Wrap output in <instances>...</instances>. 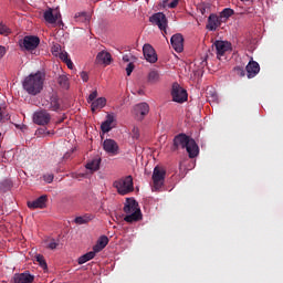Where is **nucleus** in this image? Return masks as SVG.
I'll use <instances>...</instances> for the list:
<instances>
[{"instance_id":"f257e3e1","label":"nucleus","mask_w":283,"mask_h":283,"mask_svg":"<svg viewBox=\"0 0 283 283\" xmlns=\"http://www.w3.org/2000/svg\"><path fill=\"white\" fill-rule=\"evenodd\" d=\"M174 147L175 149H186L188 151L189 158H196L200 151L196 140L185 134H180L175 137Z\"/></svg>"},{"instance_id":"f03ea898","label":"nucleus","mask_w":283,"mask_h":283,"mask_svg":"<svg viewBox=\"0 0 283 283\" xmlns=\"http://www.w3.org/2000/svg\"><path fill=\"white\" fill-rule=\"evenodd\" d=\"M43 73L38 72L25 77L23 87L28 94L36 96V94H41V91L43 90Z\"/></svg>"},{"instance_id":"7ed1b4c3","label":"nucleus","mask_w":283,"mask_h":283,"mask_svg":"<svg viewBox=\"0 0 283 283\" xmlns=\"http://www.w3.org/2000/svg\"><path fill=\"white\" fill-rule=\"evenodd\" d=\"M113 187L119 196H127L134 191V178L132 176L123 177L114 181Z\"/></svg>"},{"instance_id":"20e7f679","label":"nucleus","mask_w":283,"mask_h":283,"mask_svg":"<svg viewBox=\"0 0 283 283\" xmlns=\"http://www.w3.org/2000/svg\"><path fill=\"white\" fill-rule=\"evenodd\" d=\"M88 105H91V111L101 112L105 105H107V98L98 97V91L94 90L90 93L88 97L86 98Z\"/></svg>"},{"instance_id":"39448f33","label":"nucleus","mask_w":283,"mask_h":283,"mask_svg":"<svg viewBox=\"0 0 283 283\" xmlns=\"http://www.w3.org/2000/svg\"><path fill=\"white\" fill-rule=\"evenodd\" d=\"M165 176H167V171L165 168L157 166L153 171V189L155 191H160L163 189V185H165Z\"/></svg>"},{"instance_id":"423d86ee","label":"nucleus","mask_w":283,"mask_h":283,"mask_svg":"<svg viewBox=\"0 0 283 283\" xmlns=\"http://www.w3.org/2000/svg\"><path fill=\"white\" fill-rule=\"evenodd\" d=\"M150 23H153V25H157L159 28V30H161V32H164V36L165 34H167V17L161 13H155L153 17H150L149 19Z\"/></svg>"},{"instance_id":"0eeeda50","label":"nucleus","mask_w":283,"mask_h":283,"mask_svg":"<svg viewBox=\"0 0 283 283\" xmlns=\"http://www.w3.org/2000/svg\"><path fill=\"white\" fill-rule=\"evenodd\" d=\"M171 96L175 103H185L188 98L187 91L178 83L172 85Z\"/></svg>"},{"instance_id":"6e6552de","label":"nucleus","mask_w":283,"mask_h":283,"mask_svg":"<svg viewBox=\"0 0 283 283\" xmlns=\"http://www.w3.org/2000/svg\"><path fill=\"white\" fill-rule=\"evenodd\" d=\"M43 17L44 20L51 25L61 23V12L59 11V9L49 8L46 11H44Z\"/></svg>"},{"instance_id":"1a4fd4ad","label":"nucleus","mask_w":283,"mask_h":283,"mask_svg":"<svg viewBox=\"0 0 283 283\" xmlns=\"http://www.w3.org/2000/svg\"><path fill=\"white\" fill-rule=\"evenodd\" d=\"M39 43H41V40L38 36L27 35L20 45L28 52H32V50H36V48H39Z\"/></svg>"},{"instance_id":"9d476101","label":"nucleus","mask_w":283,"mask_h":283,"mask_svg":"<svg viewBox=\"0 0 283 283\" xmlns=\"http://www.w3.org/2000/svg\"><path fill=\"white\" fill-rule=\"evenodd\" d=\"M213 48L216 49L217 57L220 59L231 50V43L218 40L213 43Z\"/></svg>"},{"instance_id":"9b49d317","label":"nucleus","mask_w":283,"mask_h":283,"mask_svg":"<svg viewBox=\"0 0 283 283\" xmlns=\"http://www.w3.org/2000/svg\"><path fill=\"white\" fill-rule=\"evenodd\" d=\"M133 114H135L137 120H143L147 114H149V104L147 103H140L137 104L134 109Z\"/></svg>"},{"instance_id":"f8f14e48","label":"nucleus","mask_w":283,"mask_h":283,"mask_svg":"<svg viewBox=\"0 0 283 283\" xmlns=\"http://www.w3.org/2000/svg\"><path fill=\"white\" fill-rule=\"evenodd\" d=\"M34 282V275L30 274V271L23 273H17L13 275L11 283H32Z\"/></svg>"},{"instance_id":"ddd939ff","label":"nucleus","mask_w":283,"mask_h":283,"mask_svg":"<svg viewBox=\"0 0 283 283\" xmlns=\"http://www.w3.org/2000/svg\"><path fill=\"white\" fill-rule=\"evenodd\" d=\"M144 57L148 63H156L158 61V54L150 44H145L143 48Z\"/></svg>"},{"instance_id":"4468645a","label":"nucleus","mask_w":283,"mask_h":283,"mask_svg":"<svg viewBox=\"0 0 283 283\" xmlns=\"http://www.w3.org/2000/svg\"><path fill=\"white\" fill-rule=\"evenodd\" d=\"M51 118L52 117L45 111H39L33 114V123H35V125H48Z\"/></svg>"},{"instance_id":"2eb2a0df","label":"nucleus","mask_w":283,"mask_h":283,"mask_svg":"<svg viewBox=\"0 0 283 283\" xmlns=\"http://www.w3.org/2000/svg\"><path fill=\"white\" fill-rule=\"evenodd\" d=\"M170 43L175 52H182V50H185V38H182V34L180 33L172 35Z\"/></svg>"},{"instance_id":"dca6fc26","label":"nucleus","mask_w":283,"mask_h":283,"mask_svg":"<svg viewBox=\"0 0 283 283\" xmlns=\"http://www.w3.org/2000/svg\"><path fill=\"white\" fill-rule=\"evenodd\" d=\"M223 21L220 15L217 14H210L208 18V24H207V30H210L211 32H214V30H218L220 25H222Z\"/></svg>"},{"instance_id":"f3484780","label":"nucleus","mask_w":283,"mask_h":283,"mask_svg":"<svg viewBox=\"0 0 283 283\" xmlns=\"http://www.w3.org/2000/svg\"><path fill=\"white\" fill-rule=\"evenodd\" d=\"M103 148L106 154H109L111 156H116V154H118V144L114 139L104 140Z\"/></svg>"},{"instance_id":"a211bd4d","label":"nucleus","mask_w":283,"mask_h":283,"mask_svg":"<svg viewBox=\"0 0 283 283\" xmlns=\"http://www.w3.org/2000/svg\"><path fill=\"white\" fill-rule=\"evenodd\" d=\"M124 211L125 213H140V207L136 200L128 198L126 199Z\"/></svg>"},{"instance_id":"6ab92c4d","label":"nucleus","mask_w":283,"mask_h":283,"mask_svg":"<svg viewBox=\"0 0 283 283\" xmlns=\"http://www.w3.org/2000/svg\"><path fill=\"white\" fill-rule=\"evenodd\" d=\"M95 62L97 65H111L112 64V54L107 51H102L97 53Z\"/></svg>"},{"instance_id":"aec40b11","label":"nucleus","mask_w":283,"mask_h":283,"mask_svg":"<svg viewBox=\"0 0 283 283\" xmlns=\"http://www.w3.org/2000/svg\"><path fill=\"white\" fill-rule=\"evenodd\" d=\"M245 70L248 72V78H253V76L258 75L260 72V64L255 61H251L245 66Z\"/></svg>"},{"instance_id":"412c9836","label":"nucleus","mask_w":283,"mask_h":283,"mask_svg":"<svg viewBox=\"0 0 283 283\" xmlns=\"http://www.w3.org/2000/svg\"><path fill=\"white\" fill-rule=\"evenodd\" d=\"M46 202H48V196H41L35 201L28 202V207L30 209H43Z\"/></svg>"},{"instance_id":"4be33fe9","label":"nucleus","mask_w":283,"mask_h":283,"mask_svg":"<svg viewBox=\"0 0 283 283\" xmlns=\"http://www.w3.org/2000/svg\"><path fill=\"white\" fill-rule=\"evenodd\" d=\"M86 169H88V171H98V169H101V158L99 157H95L94 159L90 160L86 164Z\"/></svg>"},{"instance_id":"5701e85b","label":"nucleus","mask_w":283,"mask_h":283,"mask_svg":"<svg viewBox=\"0 0 283 283\" xmlns=\"http://www.w3.org/2000/svg\"><path fill=\"white\" fill-rule=\"evenodd\" d=\"M112 123H114V115H107L106 120L102 123L101 129L104 134L112 130Z\"/></svg>"},{"instance_id":"b1692460","label":"nucleus","mask_w":283,"mask_h":283,"mask_svg":"<svg viewBox=\"0 0 283 283\" xmlns=\"http://www.w3.org/2000/svg\"><path fill=\"white\" fill-rule=\"evenodd\" d=\"M59 59H61V61H63V63H65L69 67V70H74V63H72V60L70 59V55L67 54V52L62 51L59 55Z\"/></svg>"},{"instance_id":"393cba45","label":"nucleus","mask_w":283,"mask_h":283,"mask_svg":"<svg viewBox=\"0 0 283 283\" xmlns=\"http://www.w3.org/2000/svg\"><path fill=\"white\" fill-rule=\"evenodd\" d=\"M74 19L77 23H87L90 19H92V14L86 12H80L75 14Z\"/></svg>"},{"instance_id":"a878e982","label":"nucleus","mask_w":283,"mask_h":283,"mask_svg":"<svg viewBox=\"0 0 283 283\" xmlns=\"http://www.w3.org/2000/svg\"><path fill=\"white\" fill-rule=\"evenodd\" d=\"M125 222H128L129 224L134 222H139V220H143V213H130L126 214L124 217Z\"/></svg>"},{"instance_id":"bb28decb","label":"nucleus","mask_w":283,"mask_h":283,"mask_svg":"<svg viewBox=\"0 0 283 283\" xmlns=\"http://www.w3.org/2000/svg\"><path fill=\"white\" fill-rule=\"evenodd\" d=\"M91 220H94V214H84L76 217L74 219L75 224H87V222H91Z\"/></svg>"},{"instance_id":"cd10ccee","label":"nucleus","mask_w":283,"mask_h":283,"mask_svg":"<svg viewBox=\"0 0 283 283\" xmlns=\"http://www.w3.org/2000/svg\"><path fill=\"white\" fill-rule=\"evenodd\" d=\"M147 81H148V83H151L153 85L158 83L160 81V73H158V71H156V70H151L148 73Z\"/></svg>"},{"instance_id":"c85d7f7f","label":"nucleus","mask_w":283,"mask_h":283,"mask_svg":"<svg viewBox=\"0 0 283 283\" xmlns=\"http://www.w3.org/2000/svg\"><path fill=\"white\" fill-rule=\"evenodd\" d=\"M50 109H52L53 112H57V109H61V103H59V96L53 95L50 98Z\"/></svg>"},{"instance_id":"c756f323","label":"nucleus","mask_w":283,"mask_h":283,"mask_svg":"<svg viewBox=\"0 0 283 283\" xmlns=\"http://www.w3.org/2000/svg\"><path fill=\"white\" fill-rule=\"evenodd\" d=\"M220 19L223 21V23H227L230 17H233V10L232 9H224L220 12Z\"/></svg>"},{"instance_id":"7c9ffc66","label":"nucleus","mask_w":283,"mask_h":283,"mask_svg":"<svg viewBox=\"0 0 283 283\" xmlns=\"http://www.w3.org/2000/svg\"><path fill=\"white\" fill-rule=\"evenodd\" d=\"M94 258H96L94 252H87L78 258V264H85V262H90V260H94Z\"/></svg>"},{"instance_id":"2f4dec72","label":"nucleus","mask_w":283,"mask_h":283,"mask_svg":"<svg viewBox=\"0 0 283 283\" xmlns=\"http://www.w3.org/2000/svg\"><path fill=\"white\" fill-rule=\"evenodd\" d=\"M44 244H45L46 249L54 251V249H56V247H59V241H56L54 239H46V240H44Z\"/></svg>"},{"instance_id":"473e14b6","label":"nucleus","mask_w":283,"mask_h":283,"mask_svg":"<svg viewBox=\"0 0 283 283\" xmlns=\"http://www.w3.org/2000/svg\"><path fill=\"white\" fill-rule=\"evenodd\" d=\"M57 83L64 90L70 88V80L65 75L60 76L59 80H57Z\"/></svg>"},{"instance_id":"72a5a7b5","label":"nucleus","mask_w":283,"mask_h":283,"mask_svg":"<svg viewBox=\"0 0 283 283\" xmlns=\"http://www.w3.org/2000/svg\"><path fill=\"white\" fill-rule=\"evenodd\" d=\"M0 34L2 36H10V34H12V29L0 22Z\"/></svg>"},{"instance_id":"f704fd0d","label":"nucleus","mask_w":283,"mask_h":283,"mask_svg":"<svg viewBox=\"0 0 283 283\" xmlns=\"http://www.w3.org/2000/svg\"><path fill=\"white\" fill-rule=\"evenodd\" d=\"M35 260L42 269H48V263L45 262V258L42 254H36Z\"/></svg>"},{"instance_id":"c9c22d12","label":"nucleus","mask_w":283,"mask_h":283,"mask_svg":"<svg viewBox=\"0 0 283 283\" xmlns=\"http://www.w3.org/2000/svg\"><path fill=\"white\" fill-rule=\"evenodd\" d=\"M97 243L99 244L101 248L105 249V247H107V244H109V238H107V235H102Z\"/></svg>"},{"instance_id":"e433bc0d","label":"nucleus","mask_w":283,"mask_h":283,"mask_svg":"<svg viewBox=\"0 0 283 283\" xmlns=\"http://www.w3.org/2000/svg\"><path fill=\"white\" fill-rule=\"evenodd\" d=\"M51 52H52L53 56H59L63 52V49H61L60 44H54L51 48Z\"/></svg>"},{"instance_id":"4c0bfd02","label":"nucleus","mask_w":283,"mask_h":283,"mask_svg":"<svg viewBox=\"0 0 283 283\" xmlns=\"http://www.w3.org/2000/svg\"><path fill=\"white\" fill-rule=\"evenodd\" d=\"M132 136L135 140H138L140 138V129H138V127H134L132 130Z\"/></svg>"},{"instance_id":"58836bf2","label":"nucleus","mask_w":283,"mask_h":283,"mask_svg":"<svg viewBox=\"0 0 283 283\" xmlns=\"http://www.w3.org/2000/svg\"><path fill=\"white\" fill-rule=\"evenodd\" d=\"M80 76H81V78H82V81H83L84 83H87V81H90V74H88L87 72H85V71H82V72L80 73Z\"/></svg>"},{"instance_id":"ea45409f","label":"nucleus","mask_w":283,"mask_h":283,"mask_svg":"<svg viewBox=\"0 0 283 283\" xmlns=\"http://www.w3.org/2000/svg\"><path fill=\"white\" fill-rule=\"evenodd\" d=\"M103 247H101L99 243H97L96 245L93 247V251H91V253H94V255L96 256V253H101V251H103Z\"/></svg>"},{"instance_id":"a19ab883","label":"nucleus","mask_w":283,"mask_h":283,"mask_svg":"<svg viewBox=\"0 0 283 283\" xmlns=\"http://www.w3.org/2000/svg\"><path fill=\"white\" fill-rule=\"evenodd\" d=\"M180 3V0H170V2L167 3L168 8H177Z\"/></svg>"},{"instance_id":"79ce46f5","label":"nucleus","mask_w":283,"mask_h":283,"mask_svg":"<svg viewBox=\"0 0 283 283\" xmlns=\"http://www.w3.org/2000/svg\"><path fill=\"white\" fill-rule=\"evenodd\" d=\"M133 72H134V63H128L126 67L127 76H130Z\"/></svg>"},{"instance_id":"37998d69","label":"nucleus","mask_w":283,"mask_h":283,"mask_svg":"<svg viewBox=\"0 0 283 283\" xmlns=\"http://www.w3.org/2000/svg\"><path fill=\"white\" fill-rule=\"evenodd\" d=\"M234 72L238 74V76H244V69L240 66L234 67Z\"/></svg>"},{"instance_id":"c03bdc74","label":"nucleus","mask_w":283,"mask_h":283,"mask_svg":"<svg viewBox=\"0 0 283 283\" xmlns=\"http://www.w3.org/2000/svg\"><path fill=\"white\" fill-rule=\"evenodd\" d=\"M44 180H45V182H53V180H54V175H52V174H49V175H45L44 176Z\"/></svg>"},{"instance_id":"a18cd8bd","label":"nucleus","mask_w":283,"mask_h":283,"mask_svg":"<svg viewBox=\"0 0 283 283\" xmlns=\"http://www.w3.org/2000/svg\"><path fill=\"white\" fill-rule=\"evenodd\" d=\"M6 52H8L6 46L0 45V59H3L6 56Z\"/></svg>"},{"instance_id":"49530a36","label":"nucleus","mask_w":283,"mask_h":283,"mask_svg":"<svg viewBox=\"0 0 283 283\" xmlns=\"http://www.w3.org/2000/svg\"><path fill=\"white\" fill-rule=\"evenodd\" d=\"M242 3H244L245 6H252L253 4V0H241Z\"/></svg>"},{"instance_id":"de8ad7c7","label":"nucleus","mask_w":283,"mask_h":283,"mask_svg":"<svg viewBox=\"0 0 283 283\" xmlns=\"http://www.w3.org/2000/svg\"><path fill=\"white\" fill-rule=\"evenodd\" d=\"M123 61L124 63H129V55H124Z\"/></svg>"},{"instance_id":"09e8293b","label":"nucleus","mask_w":283,"mask_h":283,"mask_svg":"<svg viewBox=\"0 0 283 283\" xmlns=\"http://www.w3.org/2000/svg\"><path fill=\"white\" fill-rule=\"evenodd\" d=\"M114 218H116V220H117V222H118V220H120V219L123 218V214L115 213V214H114Z\"/></svg>"},{"instance_id":"8fccbe9b","label":"nucleus","mask_w":283,"mask_h":283,"mask_svg":"<svg viewBox=\"0 0 283 283\" xmlns=\"http://www.w3.org/2000/svg\"><path fill=\"white\" fill-rule=\"evenodd\" d=\"M0 120H3V108L0 107Z\"/></svg>"},{"instance_id":"3c124183","label":"nucleus","mask_w":283,"mask_h":283,"mask_svg":"<svg viewBox=\"0 0 283 283\" xmlns=\"http://www.w3.org/2000/svg\"><path fill=\"white\" fill-rule=\"evenodd\" d=\"M138 94H139V95H143V94H144V92H143V91H138Z\"/></svg>"}]
</instances>
